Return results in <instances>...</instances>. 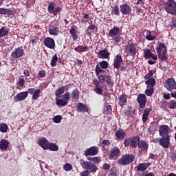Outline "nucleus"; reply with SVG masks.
Returning a JSON list of instances; mask_svg holds the SVG:
<instances>
[{
    "instance_id": "1",
    "label": "nucleus",
    "mask_w": 176,
    "mask_h": 176,
    "mask_svg": "<svg viewBox=\"0 0 176 176\" xmlns=\"http://www.w3.org/2000/svg\"><path fill=\"white\" fill-rule=\"evenodd\" d=\"M157 46L156 47V52L158 54V58L160 61H167L168 57H167V47L166 44L158 42Z\"/></svg>"
},
{
    "instance_id": "2",
    "label": "nucleus",
    "mask_w": 176,
    "mask_h": 176,
    "mask_svg": "<svg viewBox=\"0 0 176 176\" xmlns=\"http://www.w3.org/2000/svg\"><path fill=\"white\" fill-rule=\"evenodd\" d=\"M79 164L84 170H87L90 174L95 173L98 171V166L90 161L80 160Z\"/></svg>"
},
{
    "instance_id": "3",
    "label": "nucleus",
    "mask_w": 176,
    "mask_h": 176,
    "mask_svg": "<svg viewBox=\"0 0 176 176\" xmlns=\"http://www.w3.org/2000/svg\"><path fill=\"white\" fill-rule=\"evenodd\" d=\"M135 159V155L133 154H125L122 155L121 157L118 160V164L120 166H128V164H131L133 163Z\"/></svg>"
},
{
    "instance_id": "4",
    "label": "nucleus",
    "mask_w": 176,
    "mask_h": 176,
    "mask_svg": "<svg viewBox=\"0 0 176 176\" xmlns=\"http://www.w3.org/2000/svg\"><path fill=\"white\" fill-rule=\"evenodd\" d=\"M164 10L169 14L175 16L176 14V2L174 0H168L167 2H164Z\"/></svg>"
},
{
    "instance_id": "5",
    "label": "nucleus",
    "mask_w": 176,
    "mask_h": 176,
    "mask_svg": "<svg viewBox=\"0 0 176 176\" xmlns=\"http://www.w3.org/2000/svg\"><path fill=\"white\" fill-rule=\"evenodd\" d=\"M98 79L102 85H103V83H106L108 86H113L114 85L112 76L108 74H100L98 76Z\"/></svg>"
},
{
    "instance_id": "6",
    "label": "nucleus",
    "mask_w": 176,
    "mask_h": 176,
    "mask_svg": "<svg viewBox=\"0 0 176 176\" xmlns=\"http://www.w3.org/2000/svg\"><path fill=\"white\" fill-rule=\"evenodd\" d=\"M122 63H123V58H122V55H116L113 63L114 68H116V69H119V68H120V71H126V69L129 68V64H127L126 66L120 67V64H122Z\"/></svg>"
},
{
    "instance_id": "7",
    "label": "nucleus",
    "mask_w": 176,
    "mask_h": 176,
    "mask_svg": "<svg viewBox=\"0 0 176 176\" xmlns=\"http://www.w3.org/2000/svg\"><path fill=\"white\" fill-rule=\"evenodd\" d=\"M69 100H71V94L67 91L63 94V99L56 98V104L58 107H65Z\"/></svg>"
},
{
    "instance_id": "8",
    "label": "nucleus",
    "mask_w": 176,
    "mask_h": 176,
    "mask_svg": "<svg viewBox=\"0 0 176 176\" xmlns=\"http://www.w3.org/2000/svg\"><path fill=\"white\" fill-rule=\"evenodd\" d=\"M48 13L53 14V16H57L63 8L61 7H56V2H50L47 8Z\"/></svg>"
},
{
    "instance_id": "9",
    "label": "nucleus",
    "mask_w": 176,
    "mask_h": 176,
    "mask_svg": "<svg viewBox=\"0 0 176 176\" xmlns=\"http://www.w3.org/2000/svg\"><path fill=\"white\" fill-rule=\"evenodd\" d=\"M125 53L129 54V56H135L137 54V48L134 43H128L127 45L124 48Z\"/></svg>"
},
{
    "instance_id": "10",
    "label": "nucleus",
    "mask_w": 176,
    "mask_h": 176,
    "mask_svg": "<svg viewBox=\"0 0 176 176\" xmlns=\"http://www.w3.org/2000/svg\"><path fill=\"white\" fill-rule=\"evenodd\" d=\"M170 141H171L170 135L162 137L160 138V145L165 149H168L170 145Z\"/></svg>"
},
{
    "instance_id": "11",
    "label": "nucleus",
    "mask_w": 176,
    "mask_h": 176,
    "mask_svg": "<svg viewBox=\"0 0 176 176\" xmlns=\"http://www.w3.org/2000/svg\"><path fill=\"white\" fill-rule=\"evenodd\" d=\"M171 129H170V126L168 125H161L159 126V134L160 137H167L170 135V132Z\"/></svg>"
},
{
    "instance_id": "12",
    "label": "nucleus",
    "mask_w": 176,
    "mask_h": 176,
    "mask_svg": "<svg viewBox=\"0 0 176 176\" xmlns=\"http://www.w3.org/2000/svg\"><path fill=\"white\" fill-rule=\"evenodd\" d=\"M164 87L167 89L168 91H171L176 89V83L175 80L174 78H168L166 81V84H164Z\"/></svg>"
},
{
    "instance_id": "13",
    "label": "nucleus",
    "mask_w": 176,
    "mask_h": 176,
    "mask_svg": "<svg viewBox=\"0 0 176 176\" xmlns=\"http://www.w3.org/2000/svg\"><path fill=\"white\" fill-rule=\"evenodd\" d=\"M24 54V49L23 47H19L14 49V51L11 53V56L12 58H20V57H23Z\"/></svg>"
},
{
    "instance_id": "14",
    "label": "nucleus",
    "mask_w": 176,
    "mask_h": 176,
    "mask_svg": "<svg viewBox=\"0 0 176 176\" xmlns=\"http://www.w3.org/2000/svg\"><path fill=\"white\" fill-rule=\"evenodd\" d=\"M119 155H120V149L118 146H114L111 148L108 157L109 160H112L114 157H118Z\"/></svg>"
},
{
    "instance_id": "15",
    "label": "nucleus",
    "mask_w": 176,
    "mask_h": 176,
    "mask_svg": "<svg viewBox=\"0 0 176 176\" xmlns=\"http://www.w3.org/2000/svg\"><path fill=\"white\" fill-rule=\"evenodd\" d=\"M120 10L122 14L124 16H128L131 13V8L127 3H124L120 6Z\"/></svg>"
},
{
    "instance_id": "16",
    "label": "nucleus",
    "mask_w": 176,
    "mask_h": 176,
    "mask_svg": "<svg viewBox=\"0 0 176 176\" xmlns=\"http://www.w3.org/2000/svg\"><path fill=\"white\" fill-rule=\"evenodd\" d=\"M43 44L48 47V49H54L56 47V42L54 39L51 37H46L43 41Z\"/></svg>"
},
{
    "instance_id": "17",
    "label": "nucleus",
    "mask_w": 176,
    "mask_h": 176,
    "mask_svg": "<svg viewBox=\"0 0 176 176\" xmlns=\"http://www.w3.org/2000/svg\"><path fill=\"white\" fill-rule=\"evenodd\" d=\"M28 97V91H23L19 94H17L14 97V100L15 102H17L19 101H24L25 98Z\"/></svg>"
},
{
    "instance_id": "18",
    "label": "nucleus",
    "mask_w": 176,
    "mask_h": 176,
    "mask_svg": "<svg viewBox=\"0 0 176 176\" xmlns=\"http://www.w3.org/2000/svg\"><path fill=\"white\" fill-rule=\"evenodd\" d=\"M138 149H141L142 152H148V149H149V144L146 141L140 139L138 144Z\"/></svg>"
},
{
    "instance_id": "19",
    "label": "nucleus",
    "mask_w": 176,
    "mask_h": 176,
    "mask_svg": "<svg viewBox=\"0 0 176 176\" xmlns=\"http://www.w3.org/2000/svg\"><path fill=\"white\" fill-rule=\"evenodd\" d=\"M98 153V147L92 146L85 151V156H96Z\"/></svg>"
},
{
    "instance_id": "20",
    "label": "nucleus",
    "mask_w": 176,
    "mask_h": 176,
    "mask_svg": "<svg viewBox=\"0 0 176 176\" xmlns=\"http://www.w3.org/2000/svg\"><path fill=\"white\" fill-rule=\"evenodd\" d=\"M110 55L111 53L108 52V49L107 48H104V50H100L98 53V58H102V60L109 58Z\"/></svg>"
},
{
    "instance_id": "21",
    "label": "nucleus",
    "mask_w": 176,
    "mask_h": 176,
    "mask_svg": "<svg viewBox=\"0 0 176 176\" xmlns=\"http://www.w3.org/2000/svg\"><path fill=\"white\" fill-rule=\"evenodd\" d=\"M151 112H152V107L146 108L144 110V113L142 117V120L144 124H145V123H146V122L148 121V118H149Z\"/></svg>"
},
{
    "instance_id": "22",
    "label": "nucleus",
    "mask_w": 176,
    "mask_h": 176,
    "mask_svg": "<svg viewBox=\"0 0 176 176\" xmlns=\"http://www.w3.org/2000/svg\"><path fill=\"white\" fill-rule=\"evenodd\" d=\"M0 14H7L8 17H14V12L9 8H0Z\"/></svg>"
},
{
    "instance_id": "23",
    "label": "nucleus",
    "mask_w": 176,
    "mask_h": 176,
    "mask_svg": "<svg viewBox=\"0 0 176 176\" xmlns=\"http://www.w3.org/2000/svg\"><path fill=\"white\" fill-rule=\"evenodd\" d=\"M137 102L139 105L146 106V96L144 94H140L137 97Z\"/></svg>"
},
{
    "instance_id": "24",
    "label": "nucleus",
    "mask_w": 176,
    "mask_h": 176,
    "mask_svg": "<svg viewBox=\"0 0 176 176\" xmlns=\"http://www.w3.org/2000/svg\"><path fill=\"white\" fill-rule=\"evenodd\" d=\"M151 164L149 162L140 163L136 168V170L139 172L146 171V170H148V168L151 166Z\"/></svg>"
},
{
    "instance_id": "25",
    "label": "nucleus",
    "mask_w": 176,
    "mask_h": 176,
    "mask_svg": "<svg viewBox=\"0 0 176 176\" xmlns=\"http://www.w3.org/2000/svg\"><path fill=\"white\" fill-rule=\"evenodd\" d=\"M140 140L141 138H140V136L131 137V147L133 148H137V146H138V144L140 143Z\"/></svg>"
},
{
    "instance_id": "26",
    "label": "nucleus",
    "mask_w": 176,
    "mask_h": 176,
    "mask_svg": "<svg viewBox=\"0 0 176 176\" xmlns=\"http://www.w3.org/2000/svg\"><path fill=\"white\" fill-rule=\"evenodd\" d=\"M128 97L129 96L124 94L120 95L118 98V105H120V107H124V105L127 104Z\"/></svg>"
},
{
    "instance_id": "27",
    "label": "nucleus",
    "mask_w": 176,
    "mask_h": 176,
    "mask_svg": "<svg viewBox=\"0 0 176 176\" xmlns=\"http://www.w3.org/2000/svg\"><path fill=\"white\" fill-rule=\"evenodd\" d=\"M76 111L77 112H89V107H87V105L82 102H78L77 104Z\"/></svg>"
},
{
    "instance_id": "28",
    "label": "nucleus",
    "mask_w": 176,
    "mask_h": 176,
    "mask_svg": "<svg viewBox=\"0 0 176 176\" xmlns=\"http://www.w3.org/2000/svg\"><path fill=\"white\" fill-rule=\"evenodd\" d=\"M50 142L47 141L46 138L41 139L38 141V144L43 149H45V151H47L49 149V145Z\"/></svg>"
},
{
    "instance_id": "29",
    "label": "nucleus",
    "mask_w": 176,
    "mask_h": 176,
    "mask_svg": "<svg viewBox=\"0 0 176 176\" xmlns=\"http://www.w3.org/2000/svg\"><path fill=\"white\" fill-rule=\"evenodd\" d=\"M144 57L146 58H153V60H157V55H154L153 53H152V52H151V50L149 49H146L144 50Z\"/></svg>"
},
{
    "instance_id": "30",
    "label": "nucleus",
    "mask_w": 176,
    "mask_h": 176,
    "mask_svg": "<svg viewBox=\"0 0 176 176\" xmlns=\"http://www.w3.org/2000/svg\"><path fill=\"white\" fill-rule=\"evenodd\" d=\"M49 34L57 36L58 32H60V28L58 27L50 25L48 29Z\"/></svg>"
},
{
    "instance_id": "31",
    "label": "nucleus",
    "mask_w": 176,
    "mask_h": 176,
    "mask_svg": "<svg viewBox=\"0 0 176 176\" xmlns=\"http://www.w3.org/2000/svg\"><path fill=\"white\" fill-rule=\"evenodd\" d=\"M115 135L118 140L122 141V140H124V138L126 137V132L123 129H118L116 132Z\"/></svg>"
},
{
    "instance_id": "32",
    "label": "nucleus",
    "mask_w": 176,
    "mask_h": 176,
    "mask_svg": "<svg viewBox=\"0 0 176 176\" xmlns=\"http://www.w3.org/2000/svg\"><path fill=\"white\" fill-rule=\"evenodd\" d=\"M75 52L77 53H85L88 52L89 47L87 45H78L74 48Z\"/></svg>"
},
{
    "instance_id": "33",
    "label": "nucleus",
    "mask_w": 176,
    "mask_h": 176,
    "mask_svg": "<svg viewBox=\"0 0 176 176\" xmlns=\"http://www.w3.org/2000/svg\"><path fill=\"white\" fill-rule=\"evenodd\" d=\"M8 148H9V140L2 139L0 141V149H1V151H6Z\"/></svg>"
},
{
    "instance_id": "34",
    "label": "nucleus",
    "mask_w": 176,
    "mask_h": 176,
    "mask_svg": "<svg viewBox=\"0 0 176 176\" xmlns=\"http://www.w3.org/2000/svg\"><path fill=\"white\" fill-rule=\"evenodd\" d=\"M119 34H120V29L115 26L109 32V35L110 36H116L117 35H119Z\"/></svg>"
},
{
    "instance_id": "35",
    "label": "nucleus",
    "mask_w": 176,
    "mask_h": 176,
    "mask_svg": "<svg viewBox=\"0 0 176 176\" xmlns=\"http://www.w3.org/2000/svg\"><path fill=\"white\" fill-rule=\"evenodd\" d=\"M145 85H146L147 89H149V87L153 88L155 87V85H156V80L153 78H151L145 82Z\"/></svg>"
},
{
    "instance_id": "36",
    "label": "nucleus",
    "mask_w": 176,
    "mask_h": 176,
    "mask_svg": "<svg viewBox=\"0 0 176 176\" xmlns=\"http://www.w3.org/2000/svg\"><path fill=\"white\" fill-rule=\"evenodd\" d=\"M72 99L74 100V101L79 100V89H76L72 91Z\"/></svg>"
},
{
    "instance_id": "37",
    "label": "nucleus",
    "mask_w": 176,
    "mask_h": 176,
    "mask_svg": "<svg viewBox=\"0 0 176 176\" xmlns=\"http://www.w3.org/2000/svg\"><path fill=\"white\" fill-rule=\"evenodd\" d=\"M77 32L78 31H76L75 28H72V29H70L69 34L73 38V41H78V36L77 35Z\"/></svg>"
},
{
    "instance_id": "38",
    "label": "nucleus",
    "mask_w": 176,
    "mask_h": 176,
    "mask_svg": "<svg viewBox=\"0 0 176 176\" xmlns=\"http://www.w3.org/2000/svg\"><path fill=\"white\" fill-rule=\"evenodd\" d=\"M48 149L52 152H57L58 151V146L56 143L50 142Z\"/></svg>"
},
{
    "instance_id": "39",
    "label": "nucleus",
    "mask_w": 176,
    "mask_h": 176,
    "mask_svg": "<svg viewBox=\"0 0 176 176\" xmlns=\"http://www.w3.org/2000/svg\"><path fill=\"white\" fill-rule=\"evenodd\" d=\"M8 130H9V126L6 123H1L0 124V131L1 133H7Z\"/></svg>"
},
{
    "instance_id": "40",
    "label": "nucleus",
    "mask_w": 176,
    "mask_h": 176,
    "mask_svg": "<svg viewBox=\"0 0 176 176\" xmlns=\"http://www.w3.org/2000/svg\"><path fill=\"white\" fill-rule=\"evenodd\" d=\"M9 34V30H5V26H3L0 29V38H3V36H6Z\"/></svg>"
},
{
    "instance_id": "41",
    "label": "nucleus",
    "mask_w": 176,
    "mask_h": 176,
    "mask_svg": "<svg viewBox=\"0 0 176 176\" xmlns=\"http://www.w3.org/2000/svg\"><path fill=\"white\" fill-rule=\"evenodd\" d=\"M125 115L126 116H134L135 113V109H133V107H129V109L126 110L124 112Z\"/></svg>"
},
{
    "instance_id": "42",
    "label": "nucleus",
    "mask_w": 176,
    "mask_h": 176,
    "mask_svg": "<svg viewBox=\"0 0 176 176\" xmlns=\"http://www.w3.org/2000/svg\"><path fill=\"white\" fill-rule=\"evenodd\" d=\"M109 113H112V106L107 104L104 108V114L109 115Z\"/></svg>"
},
{
    "instance_id": "43",
    "label": "nucleus",
    "mask_w": 176,
    "mask_h": 176,
    "mask_svg": "<svg viewBox=\"0 0 176 176\" xmlns=\"http://www.w3.org/2000/svg\"><path fill=\"white\" fill-rule=\"evenodd\" d=\"M64 87H60L59 89H56L55 91V96H56V98H60V96H61V94H63L64 93Z\"/></svg>"
},
{
    "instance_id": "44",
    "label": "nucleus",
    "mask_w": 176,
    "mask_h": 176,
    "mask_svg": "<svg viewBox=\"0 0 176 176\" xmlns=\"http://www.w3.org/2000/svg\"><path fill=\"white\" fill-rule=\"evenodd\" d=\"M99 65L102 69H107L109 67V64L107 60H102L99 63Z\"/></svg>"
},
{
    "instance_id": "45",
    "label": "nucleus",
    "mask_w": 176,
    "mask_h": 176,
    "mask_svg": "<svg viewBox=\"0 0 176 176\" xmlns=\"http://www.w3.org/2000/svg\"><path fill=\"white\" fill-rule=\"evenodd\" d=\"M93 91H95L96 94H98V96H102V93L104 90H102V88L100 87V86L95 87V88L93 89Z\"/></svg>"
},
{
    "instance_id": "46",
    "label": "nucleus",
    "mask_w": 176,
    "mask_h": 176,
    "mask_svg": "<svg viewBox=\"0 0 176 176\" xmlns=\"http://www.w3.org/2000/svg\"><path fill=\"white\" fill-rule=\"evenodd\" d=\"M155 36H152L151 31L146 30V39H147V41H155Z\"/></svg>"
},
{
    "instance_id": "47",
    "label": "nucleus",
    "mask_w": 176,
    "mask_h": 176,
    "mask_svg": "<svg viewBox=\"0 0 176 176\" xmlns=\"http://www.w3.org/2000/svg\"><path fill=\"white\" fill-rule=\"evenodd\" d=\"M57 61H58V58L57 57V54H55L51 60V67H56L57 65Z\"/></svg>"
},
{
    "instance_id": "48",
    "label": "nucleus",
    "mask_w": 176,
    "mask_h": 176,
    "mask_svg": "<svg viewBox=\"0 0 176 176\" xmlns=\"http://www.w3.org/2000/svg\"><path fill=\"white\" fill-rule=\"evenodd\" d=\"M154 91H154L153 88L149 87L145 90V94H146V96L148 97H152V96H153Z\"/></svg>"
},
{
    "instance_id": "49",
    "label": "nucleus",
    "mask_w": 176,
    "mask_h": 176,
    "mask_svg": "<svg viewBox=\"0 0 176 176\" xmlns=\"http://www.w3.org/2000/svg\"><path fill=\"white\" fill-rule=\"evenodd\" d=\"M104 73V70H102V69H101V67H100V65H97L96 66V69H95V74L96 75V76H100V74Z\"/></svg>"
},
{
    "instance_id": "50",
    "label": "nucleus",
    "mask_w": 176,
    "mask_h": 176,
    "mask_svg": "<svg viewBox=\"0 0 176 176\" xmlns=\"http://www.w3.org/2000/svg\"><path fill=\"white\" fill-rule=\"evenodd\" d=\"M39 94H41V89H36L32 97V100H38V98L39 97Z\"/></svg>"
},
{
    "instance_id": "51",
    "label": "nucleus",
    "mask_w": 176,
    "mask_h": 176,
    "mask_svg": "<svg viewBox=\"0 0 176 176\" xmlns=\"http://www.w3.org/2000/svg\"><path fill=\"white\" fill-rule=\"evenodd\" d=\"M88 160H89V162H93V163H95L96 164H98V163L101 162L100 157H88Z\"/></svg>"
},
{
    "instance_id": "52",
    "label": "nucleus",
    "mask_w": 176,
    "mask_h": 176,
    "mask_svg": "<svg viewBox=\"0 0 176 176\" xmlns=\"http://www.w3.org/2000/svg\"><path fill=\"white\" fill-rule=\"evenodd\" d=\"M168 108L169 109H176V101L174 100H171L169 102Z\"/></svg>"
},
{
    "instance_id": "53",
    "label": "nucleus",
    "mask_w": 176,
    "mask_h": 176,
    "mask_svg": "<svg viewBox=\"0 0 176 176\" xmlns=\"http://www.w3.org/2000/svg\"><path fill=\"white\" fill-rule=\"evenodd\" d=\"M72 168H73L72 165L69 163H66L63 166V170H65V171H71Z\"/></svg>"
},
{
    "instance_id": "54",
    "label": "nucleus",
    "mask_w": 176,
    "mask_h": 176,
    "mask_svg": "<svg viewBox=\"0 0 176 176\" xmlns=\"http://www.w3.org/2000/svg\"><path fill=\"white\" fill-rule=\"evenodd\" d=\"M131 137L129 138H126L124 140V145L126 148H129V146H131Z\"/></svg>"
},
{
    "instance_id": "55",
    "label": "nucleus",
    "mask_w": 176,
    "mask_h": 176,
    "mask_svg": "<svg viewBox=\"0 0 176 176\" xmlns=\"http://www.w3.org/2000/svg\"><path fill=\"white\" fill-rule=\"evenodd\" d=\"M113 14L116 16H119L120 14V12L119 11V6L116 5L114 7H113Z\"/></svg>"
},
{
    "instance_id": "56",
    "label": "nucleus",
    "mask_w": 176,
    "mask_h": 176,
    "mask_svg": "<svg viewBox=\"0 0 176 176\" xmlns=\"http://www.w3.org/2000/svg\"><path fill=\"white\" fill-rule=\"evenodd\" d=\"M62 117L61 116H56L55 117H54L53 120L54 122V123H61V120H62Z\"/></svg>"
},
{
    "instance_id": "57",
    "label": "nucleus",
    "mask_w": 176,
    "mask_h": 176,
    "mask_svg": "<svg viewBox=\"0 0 176 176\" xmlns=\"http://www.w3.org/2000/svg\"><path fill=\"white\" fill-rule=\"evenodd\" d=\"M153 76V72L150 70L149 72L144 76V79H151Z\"/></svg>"
},
{
    "instance_id": "58",
    "label": "nucleus",
    "mask_w": 176,
    "mask_h": 176,
    "mask_svg": "<svg viewBox=\"0 0 176 176\" xmlns=\"http://www.w3.org/2000/svg\"><path fill=\"white\" fill-rule=\"evenodd\" d=\"M38 76H40V78H45L46 76V71H45V70L39 71Z\"/></svg>"
},
{
    "instance_id": "59",
    "label": "nucleus",
    "mask_w": 176,
    "mask_h": 176,
    "mask_svg": "<svg viewBox=\"0 0 176 176\" xmlns=\"http://www.w3.org/2000/svg\"><path fill=\"white\" fill-rule=\"evenodd\" d=\"M102 145H105L106 146H109L111 145V140H104L102 142Z\"/></svg>"
},
{
    "instance_id": "60",
    "label": "nucleus",
    "mask_w": 176,
    "mask_h": 176,
    "mask_svg": "<svg viewBox=\"0 0 176 176\" xmlns=\"http://www.w3.org/2000/svg\"><path fill=\"white\" fill-rule=\"evenodd\" d=\"M90 175V173H89L88 170H84L80 173V176H89Z\"/></svg>"
},
{
    "instance_id": "61",
    "label": "nucleus",
    "mask_w": 176,
    "mask_h": 176,
    "mask_svg": "<svg viewBox=\"0 0 176 176\" xmlns=\"http://www.w3.org/2000/svg\"><path fill=\"white\" fill-rule=\"evenodd\" d=\"M25 83V80L24 78H21L19 80V85L21 87H24V85Z\"/></svg>"
},
{
    "instance_id": "62",
    "label": "nucleus",
    "mask_w": 176,
    "mask_h": 176,
    "mask_svg": "<svg viewBox=\"0 0 176 176\" xmlns=\"http://www.w3.org/2000/svg\"><path fill=\"white\" fill-rule=\"evenodd\" d=\"M113 41L116 42V43H119V42H120V41H122V37L120 36V35L116 36L113 38Z\"/></svg>"
},
{
    "instance_id": "63",
    "label": "nucleus",
    "mask_w": 176,
    "mask_h": 176,
    "mask_svg": "<svg viewBox=\"0 0 176 176\" xmlns=\"http://www.w3.org/2000/svg\"><path fill=\"white\" fill-rule=\"evenodd\" d=\"M111 168V165L107 163H104L102 166V170H109Z\"/></svg>"
},
{
    "instance_id": "64",
    "label": "nucleus",
    "mask_w": 176,
    "mask_h": 176,
    "mask_svg": "<svg viewBox=\"0 0 176 176\" xmlns=\"http://www.w3.org/2000/svg\"><path fill=\"white\" fill-rule=\"evenodd\" d=\"M169 25H170V27H175L176 28V19H172L171 21L169 23Z\"/></svg>"
}]
</instances>
